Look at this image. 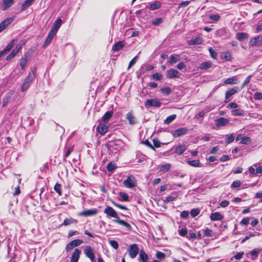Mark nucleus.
I'll return each instance as SVG.
<instances>
[{
	"mask_svg": "<svg viewBox=\"0 0 262 262\" xmlns=\"http://www.w3.org/2000/svg\"><path fill=\"white\" fill-rule=\"evenodd\" d=\"M236 37L238 40H241L248 38V35L245 33H238L236 35Z\"/></svg>",
	"mask_w": 262,
	"mask_h": 262,
	"instance_id": "obj_39",
	"label": "nucleus"
},
{
	"mask_svg": "<svg viewBox=\"0 0 262 262\" xmlns=\"http://www.w3.org/2000/svg\"><path fill=\"white\" fill-rule=\"evenodd\" d=\"M124 46L123 41H119L112 47V50L114 51L120 50Z\"/></svg>",
	"mask_w": 262,
	"mask_h": 262,
	"instance_id": "obj_24",
	"label": "nucleus"
},
{
	"mask_svg": "<svg viewBox=\"0 0 262 262\" xmlns=\"http://www.w3.org/2000/svg\"><path fill=\"white\" fill-rule=\"evenodd\" d=\"M223 219V216L219 212L212 213L210 215V219L212 221H220Z\"/></svg>",
	"mask_w": 262,
	"mask_h": 262,
	"instance_id": "obj_18",
	"label": "nucleus"
},
{
	"mask_svg": "<svg viewBox=\"0 0 262 262\" xmlns=\"http://www.w3.org/2000/svg\"><path fill=\"white\" fill-rule=\"evenodd\" d=\"M250 219L249 217H244L241 221V224L246 225L249 224V223Z\"/></svg>",
	"mask_w": 262,
	"mask_h": 262,
	"instance_id": "obj_60",
	"label": "nucleus"
},
{
	"mask_svg": "<svg viewBox=\"0 0 262 262\" xmlns=\"http://www.w3.org/2000/svg\"><path fill=\"white\" fill-rule=\"evenodd\" d=\"M212 65V63L211 61H206L202 62L200 65V69L201 70H206L210 68Z\"/></svg>",
	"mask_w": 262,
	"mask_h": 262,
	"instance_id": "obj_29",
	"label": "nucleus"
},
{
	"mask_svg": "<svg viewBox=\"0 0 262 262\" xmlns=\"http://www.w3.org/2000/svg\"><path fill=\"white\" fill-rule=\"evenodd\" d=\"M55 191L58 193L59 195L61 194V185L58 183H56L54 187Z\"/></svg>",
	"mask_w": 262,
	"mask_h": 262,
	"instance_id": "obj_46",
	"label": "nucleus"
},
{
	"mask_svg": "<svg viewBox=\"0 0 262 262\" xmlns=\"http://www.w3.org/2000/svg\"><path fill=\"white\" fill-rule=\"evenodd\" d=\"M176 115L173 114L172 115L169 116L167 117V118L164 120V123L165 124H169L171 122H172L176 118Z\"/></svg>",
	"mask_w": 262,
	"mask_h": 262,
	"instance_id": "obj_36",
	"label": "nucleus"
},
{
	"mask_svg": "<svg viewBox=\"0 0 262 262\" xmlns=\"http://www.w3.org/2000/svg\"><path fill=\"white\" fill-rule=\"evenodd\" d=\"M209 53L210 54L212 58L216 59L217 56V53L212 48H210L209 49Z\"/></svg>",
	"mask_w": 262,
	"mask_h": 262,
	"instance_id": "obj_59",
	"label": "nucleus"
},
{
	"mask_svg": "<svg viewBox=\"0 0 262 262\" xmlns=\"http://www.w3.org/2000/svg\"><path fill=\"white\" fill-rule=\"evenodd\" d=\"M170 167L171 165L170 164H166L162 165L160 169L162 171H167L170 169Z\"/></svg>",
	"mask_w": 262,
	"mask_h": 262,
	"instance_id": "obj_53",
	"label": "nucleus"
},
{
	"mask_svg": "<svg viewBox=\"0 0 262 262\" xmlns=\"http://www.w3.org/2000/svg\"><path fill=\"white\" fill-rule=\"evenodd\" d=\"M25 44V42L23 40L20 41L15 47L14 49V51H16L18 53L19 50L21 49L23 46Z\"/></svg>",
	"mask_w": 262,
	"mask_h": 262,
	"instance_id": "obj_44",
	"label": "nucleus"
},
{
	"mask_svg": "<svg viewBox=\"0 0 262 262\" xmlns=\"http://www.w3.org/2000/svg\"><path fill=\"white\" fill-rule=\"evenodd\" d=\"M187 163L191 166L195 167H200L202 166L201 163H200L199 160H187Z\"/></svg>",
	"mask_w": 262,
	"mask_h": 262,
	"instance_id": "obj_25",
	"label": "nucleus"
},
{
	"mask_svg": "<svg viewBox=\"0 0 262 262\" xmlns=\"http://www.w3.org/2000/svg\"><path fill=\"white\" fill-rule=\"evenodd\" d=\"M240 186H241V182L239 181H234L231 185V187L232 188H237V187H239Z\"/></svg>",
	"mask_w": 262,
	"mask_h": 262,
	"instance_id": "obj_64",
	"label": "nucleus"
},
{
	"mask_svg": "<svg viewBox=\"0 0 262 262\" xmlns=\"http://www.w3.org/2000/svg\"><path fill=\"white\" fill-rule=\"evenodd\" d=\"M124 186L128 188H132L136 187L137 182L135 177L131 175L127 177V179L123 182Z\"/></svg>",
	"mask_w": 262,
	"mask_h": 262,
	"instance_id": "obj_2",
	"label": "nucleus"
},
{
	"mask_svg": "<svg viewBox=\"0 0 262 262\" xmlns=\"http://www.w3.org/2000/svg\"><path fill=\"white\" fill-rule=\"evenodd\" d=\"M161 106V102L157 99H151L147 100L145 102V106L149 107V106H154L159 107Z\"/></svg>",
	"mask_w": 262,
	"mask_h": 262,
	"instance_id": "obj_7",
	"label": "nucleus"
},
{
	"mask_svg": "<svg viewBox=\"0 0 262 262\" xmlns=\"http://www.w3.org/2000/svg\"><path fill=\"white\" fill-rule=\"evenodd\" d=\"M244 111L242 109L238 108L231 111V114L234 116H242L244 114Z\"/></svg>",
	"mask_w": 262,
	"mask_h": 262,
	"instance_id": "obj_35",
	"label": "nucleus"
},
{
	"mask_svg": "<svg viewBox=\"0 0 262 262\" xmlns=\"http://www.w3.org/2000/svg\"><path fill=\"white\" fill-rule=\"evenodd\" d=\"M108 129V126L105 125L104 123L100 122L97 127V130L102 135L105 134Z\"/></svg>",
	"mask_w": 262,
	"mask_h": 262,
	"instance_id": "obj_11",
	"label": "nucleus"
},
{
	"mask_svg": "<svg viewBox=\"0 0 262 262\" xmlns=\"http://www.w3.org/2000/svg\"><path fill=\"white\" fill-rule=\"evenodd\" d=\"M180 60V55L179 54L171 55L169 58V62L171 65L173 64Z\"/></svg>",
	"mask_w": 262,
	"mask_h": 262,
	"instance_id": "obj_17",
	"label": "nucleus"
},
{
	"mask_svg": "<svg viewBox=\"0 0 262 262\" xmlns=\"http://www.w3.org/2000/svg\"><path fill=\"white\" fill-rule=\"evenodd\" d=\"M113 112L112 111H108L106 112L102 117V121L105 123L107 122L112 117Z\"/></svg>",
	"mask_w": 262,
	"mask_h": 262,
	"instance_id": "obj_23",
	"label": "nucleus"
},
{
	"mask_svg": "<svg viewBox=\"0 0 262 262\" xmlns=\"http://www.w3.org/2000/svg\"><path fill=\"white\" fill-rule=\"evenodd\" d=\"M254 98L255 100H260L262 99V93L260 92H256L254 94Z\"/></svg>",
	"mask_w": 262,
	"mask_h": 262,
	"instance_id": "obj_56",
	"label": "nucleus"
},
{
	"mask_svg": "<svg viewBox=\"0 0 262 262\" xmlns=\"http://www.w3.org/2000/svg\"><path fill=\"white\" fill-rule=\"evenodd\" d=\"M34 0H26L22 5L21 11L26 10L29 7H30L33 3Z\"/></svg>",
	"mask_w": 262,
	"mask_h": 262,
	"instance_id": "obj_31",
	"label": "nucleus"
},
{
	"mask_svg": "<svg viewBox=\"0 0 262 262\" xmlns=\"http://www.w3.org/2000/svg\"><path fill=\"white\" fill-rule=\"evenodd\" d=\"M200 212V210L198 208L193 209L190 211V214L192 217H195L197 216Z\"/></svg>",
	"mask_w": 262,
	"mask_h": 262,
	"instance_id": "obj_45",
	"label": "nucleus"
},
{
	"mask_svg": "<svg viewBox=\"0 0 262 262\" xmlns=\"http://www.w3.org/2000/svg\"><path fill=\"white\" fill-rule=\"evenodd\" d=\"M14 17H10L5 19L0 24V32L4 30L8 25L11 24L14 20Z\"/></svg>",
	"mask_w": 262,
	"mask_h": 262,
	"instance_id": "obj_9",
	"label": "nucleus"
},
{
	"mask_svg": "<svg viewBox=\"0 0 262 262\" xmlns=\"http://www.w3.org/2000/svg\"><path fill=\"white\" fill-rule=\"evenodd\" d=\"M97 213V209H88L79 212L78 215L79 216H92L95 215Z\"/></svg>",
	"mask_w": 262,
	"mask_h": 262,
	"instance_id": "obj_6",
	"label": "nucleus"
},
{
	"mask_svg": "<svg viewBox=\"0 0 262 262\" xmlns=\"http://www.w3.org/2000/svg\"><path fill=\"white\" fill-rule=\"evenodd\" d=\"M161 7V4L160 2H155L150 4L149 7V9L150 10H155L159 9Z\"/></svg>",
	"mask_w": 262,
	"mask_h": 262,
	"instance_id": "obj_30",
	"label": "nucleus"
},
{
	"mask_svg": "<svg viewBox=\"0 0 262 262\" xmlns=\"http://www.w3.org/2000/svg\"><path fill=\"white\" fill-rule=\"evenodd\" d=\"M152 77L153 79H154L156 80H161L162 78V75L161 74H160L159 73H156L152 75Z\"/></svg>",
	"mask_w": 262,
	"mask_h": 262,
	"instance_id": "obj_52",
	"label": "nucleus"
},
{
	"mask_svg": "<svg viewBox=\"0 0 262 262\" xmlns=\"http://www.w3.org/2000/svg\"><path fill=\"white\" fill-rule=\"evenodd\" d=\"M210 18L212 20L217 21L220 18V16L218 14H214L210 15Z\"/></svg>",
	"mask_w": 262,
	"mask_h": 262,
	"instance_id": "obj_62",
	"label": "nucleus"
},
{
	"mask_svg": "<svg viewBox=\"0 0 262 262\" xmlns=\"http://www.w3.org/2000/svg\"><path fill=\"white\" fill-rule=\"evenodd\" d=\"M77 221L76 220L72 219V217L69 218H66L64 221L63 223L60 225V226H68L73 223H77Z\"/></svg>",
	"mask_w": 262,
	"mask_h": 262,
	"instance_id": "obj_21",
	"label": "nucleus"
},
{
	"mask_svg": "<svg viewBox=\"0 0 262 262\" xmlns=\"http://www.w3.org/2000/svg\"><path fill=\"white\" fill-rule=\"evenodd\" d=\"M190 3V1H184L181 2L178 7V9L179 10L182 7H186L189 5V4Z\"/></svg>",
	"mask_w": 262,
	"mask_h": 262,
	"instance_id": "obj_50",
	"label": "nucleus"
},
{
	"mask_svg": "<svg viewBox=\"0 0 262 262\" xmlns=\"http://www.w3.org/2000/svg\"><path fill=\"white\" fill-rule=\"evenodd\" d=\"M14 3V0H3L2 8L3 10H6L9 8Z\"/></svg>",
	"mask_w": 262,
	"mask_h": 262,
	"instance_id": "obj_20",
	"label": "nucleus"
},
{
	"mask_svg": "<svg viewBox=\"0 0 262 262\" xmlns=\"http://www.w3.org/2000/svg\"><path fill=\"white\" fill-rule=\"evenodd\" d=\"M139 248L137 244H134L130 245L128 253L130 258H134L139 252Z\"/></svg>",
	"mask_w": 262,
	"mask_h": 262,
	"instance_id": "obj_4",
	"label": "nucleus"
},
{
	"mask_svg": "<svg viewBox=\"0 0 262 262\" xmlns=\"http://www.w3.org/2000/svg\"><path fill=\"white\" fill-rule=\"evenodd\" d=\"M109 244L115 249H117L118 248L119 245L117 242L116 241L111 240L109 241Z\"/></svg>",
	"mask_w": 262,
	"mask_h": 262,
	"instance_id": "obj_49",
	"label": "nucleus"
},
{
	"mask_svg": "<svg viewBox=\"0 0 262 262\" xmlns=\"http://www.w3.org/2000/svg\"><path fill=\"white\" fill-rule=\"evenodd\" d=\"M126 118L128 120L130 124H135L137 123L136 119L135 117L132 115L131 113H128L127 114Z\"/></svg>",
	"mask_w": 262,
	"mask_h": 262,
	"instance_id": "obj_28",
	"label": "nucleus"
},
{
	"mask_svg": "<svg viewBox=\"0 0 262 262\" xmlns=\"http://www.w3.org/2000/svg\"><path fill=\"white\" fill-rule=\"evenodd\" d=\"M161 92L165 94V95H169L171 92V89L169 87H165V88H162L161 89Z\"/></svg>",
	"mask_w": 262,
	"mask_h": 262,
	"instance_id": "obj_42",
	"label": "nucleus"
},
{
	"mask_svg": "<svg viewBox=\"0 0 262 262\" xmlns=\"http://www.w3.org/2000/svg\"><path fill=\"white\" fill-rule=\"evenodd\" d=\"M114 221L115 222V223H118V224H120L125 227H126V228L127 229H130V225L127 222L123 221V220H120L119 219H116V220H114Z\"/></svg>",
	"mask_w": 262,
	"mask_h": 262,
	"instance_id": "obj_32",
	"label": "nucleus"
},
{
	"mask_svg": "<svg viewBox=\"0 0 262 262\" xmlns=\"http://www.w3.org/2000/svg\"><path fill=\"white\" fill-rule=\"evenodd\" d=\"M11 96L10 95H7L5 96L3 100L2 106L4 107L6 105V104L9 102L10 100Z\"/></svg>",
	"mask_w": 262,
	"mask_h": 262,
	"instance_id": "obj_41",
	"label": "nucleus"
},
{
	"mask_svg": "<svg viewBox=\"0 0 262 262\" xmlns=\"http://www.w3.org/2000/svg\"><path fill=\"white\" fill-rule=\"evenodd\" d=\"M188 131V129L185 127H181L176 129L172 133V136L176 138L179 137H181L184 135H185L187 132Z\"/></svg>",
	"mask_w": 262,
	"mask_h": 262,
	"instance_id": "obj_8",
	"label": "nucleus"
},
{
	"mask_svg": "<svg viewBox=\"0 0 262 262\" xmlns=\"http://www.w3.org/2000/svg\"><path fill=\"white\" fill-rule=\"evenodd\" d=\"M148 256L147 254L143 251L141 250L139 252V261L140 262H147Z\"/></svg>",
	"mask_w": 262,
	"mask_h": 262,
	"instance_id": "obj_19",
	"label": "nucleus"
},
{
	"mask_svg": "<svg viewBox=\"0 0 262 262\" xmlns=\"http://www.w3.org/2000/svg\"><path fill=\"white\" fill-rule=\"evenodd\" d=\"M244 254V252H238L236 255H235L234 256L233 258H234L236 259H241L242 258Z\"/></svg>",
	"mask_w": 262,
	"mask_h": 262,
	"instance_id": "obj_61",
	"label": "nucleus"
},
{
	"mask_svg": "<svg viewBox=\"0 0 262 262\" xmlns=\"http://www.w3.org/2000/svg\"><path fill=\"white\" fill-rule=\"evenodd\" d=\"M28 57V56L27 54H25V58L21 59L20 62V66L21 70H24L25 68L27 62V58Z\"/></svg>",
	"mask_w": 262,
	"mask_h": 262,
	"instance_id": "obj_38",
	"label": "nucleus"
},
{
	"mask_svg": "<svg viewBox=\"0 0 262 262\" xmlns=\"http://www.w3.org/2000/svg\"><path fill=\"white\" fill-rule=\"evenodd\" d=\"M212 234H213V231L212 230H211L209 228H206L204 230V236H207V237H211L212 236Z\"/></svg>",
	"mask_w": 262,
	"mask_h": 262,
	"instance_id": "obj_47",
	"label": "nucleus"
},
{
	"mask_svg": "<svg viewBox=\"0 0 262 262\" xmlns=\"http://www.w3.org/2000/svg\"><path fill=\"white\" fill-rule=\"evenodd\" d=\"M236 141L241 140V143L243 144H247L251 141V139L248 137H243L242 135H238L236 138Z\"/></svg>",
	"mask_w": 262,
	"mask_h": 262,
	"instance_id": "obj_16",
	"label": "nucleus"
},
{
	"mask_svg": "<svg viewBox=\"0 0 262 262\" xmlns=\"http://www.w3.org/2000/svg\"><path fill=\"white\" fill-rule=\"evenodd\" d=\"M107 169L109 171H113L116 169V166L114 164L110 162L107 165Z\"/></svg>",
	"mask_w": 262,
	"mask_h": 262,
	"instance_id": "obj_48",
	"label": "nucleus"
},
{
	"mask_svg": "<svg viewBox=\"0 0 262 262\" xmlns=\"http://www.w3.org/2000/svg\"><path fill=\"white\" fill-rule=\"evenodd\" d=\"M80 250L78 249H75L74 252H73L70 262H78L80 254Z\"/></svg>",
	"mask_w": 262,
	"mask_h": 262,
	"instance_id": "obj_15",
	"label": "nucleus"
},
{
	"mask_svg": "<svg viewBox=\"0 0 262 262\" xmlns=\"http://www.w3.org/2000/svg\"><path fill=\"white\" fill-rule=\"evenodd\" d=\"M84 253L86 257L90 259L91 262H95L94 252L91 246L86 247L84 250Z\"/></svg>",
	"mask_w": 262,
	"mask_h": 262,
	"instance_id": "obj_3",
	"label": "nucleus"
},
{
	"mask_svg": "<svg viewBox=\"0 0 262 262\" xmlns=\"http://www.w3.org/2000/svg\"><path fill=\"white\" fill-rule=\"evenodd\" d=\"M186 148H187V147L186 145H180L176 148V149L174 150V153H176L179 155H181L184 152V151H185Z\"/></svg>",
	"mask_w": 262,
	"mask_h": 262,
	"instance_id": "obj_22",
	"label": "nucleus"
},
{
	"mask_svg": "<svg viewBox=\"0 0 262 262\" xmlns=\"http://www.w3.org/2000/svg\"><path fill=\"white\" fill-rule=\"evenodd\" d=\"M224 82L226 84H236L237 83V80L235 76H233L226 79Z\"/></svg>",
	"mask_w": 262,
	"mask_h": 262,
	"instance_id": "obj_27",
	"label": "nucleus"
},
{
	"mask_svg": "<svg viewBox=\"0 0 262 262\" xmlns=\"http://www.w3.org/2000/svg\"><path fill=\"white\" fill-rule=\"evenodd\" d=\"M34 78V74L33 73H29L27 77L25 79V81L21 86V91L23 92H25L29 88L30 83L33 80Z\"/></svg>",
	"mask_w": 262,
	"mask_h": 262,
	"instance_id": "obj_1",
	"label": "nucleus"
},
{
	"mask_svg": "<svg viewBox=\"0 0 262 262\" xmlns=\"http://www.w3.org/2000/svg\"><path fill=\"white\" fill-rule=\"evenodd\" d=\"M229 120L228 119L221 117L215 120V125L217 127H220L224 126L229 123Z\"/></svg>",
	"mask_w": 262,
	"mask_h": 262,
	"instance_id": "obj_13",
	"label": "nucleus"
},
{
	"mask_svg": "<svg viewBox=\"0 0 262 262\" xmlns=\"http://www.w3.org/2000/svg\"><path fill=\"white\" fill-rule=\"evenodd\" d=\"M163 22V19L162 18H157L152 20V24L154 26H158Z\"/></svg>",
	"mask_w": 262,
	"mask_h": 262,
	"instance_id": "obj_40",
	"label": "nucleus"
},
{
	"mask_svg": "<svg viewBox=\"0 0 262 262\" xmlns=\"http://www.w3.org/2000/svg\"><path fill=\"white\" fill-rule=\"evenodd\" d=\"M15 43V39H13L11 40V41L8 44L7 47L5 49H4L2 51L5 54L9 52L11 49L12 48L13 45Z\"/></svg>",
	"mask_w": 262,
	"mask_h": 262,
	"instance_id": "obj_26",
	"label": "nucleus"
},
{
	"mask_svg": "<svg viewBox=\"0 0 262 262\" xmlns=\"http://www.w3.org/2000/svg\"><path fill=\"white\" fill-rule=\"evenodd\" d=\"M234 136L233 134H231V135L228 136L226 139V142L227 144H229L232 142L234 140Z\"/></svg>",
	"mask_w": 262,
	"mask_h": 262,
	"instance_id": "obj_43",
	"label": "nucleus"
},
{
	"mask_svg": "<svg viewBox=\"0 0 262 262\" xmlns=\"http://www.w3.org/2000/svg\"><path fill=\"white\" fill-rule=\"evenodd\" d=\"M239 89L238 87H234L227 91L225 95V98L226 100H227L226 102H228L230 97L237 93Z\"/></svg>",
	"mask_w": 262,
	"mask_h": 262,
	"instance_id": "obj_14",
	"label": "nucleus"
},
{
	"mask_svg": "<svg viewBox=\"0 0 262 262\" xmlns=\"http://www.w3.org/2000/svg\"><path fill=\"white\" fill-rule=\"evenodd\" d=\"M180 73L177 70L173 69H171L167 71V78L172 79L174 78H178L179 77Z\"/></svg>",
	"mask_w": 262,
	"mask_h": 262,
	"instance_id": "obj_12",
	"label": "nucleus"
},
{
	"mask_svg": "<svg viewBox=\"0 0 262 262\" xmlns=\"http://www.w3.org/2000/svg\"><path fill=\"white\" fill-rule=\"evenodd\" d=\"M259 252H260L259 250H256V249L251 251L249 253V254L251 256V259H252V260L255 259L257 257Z\"/></svg>",
	"mask_w": 262,
	"mask_h": 262,
	"instance_id": "obj_33",
	"label": "nucleus"
},
{
	"mask_svg": "<svg viewBox=\"0 0 262 262\" xmlns=\"http://www.w3.org/2000/svg\"><path fill=\"white\" fill-rule=\"evenodd\" d=\"M203 40L200 37H196L194 39H191L189 41V45H199L202 43Z\"/></svg>",
	"mask_w": 262,
	"mask_h": 262,
	"instance_id": "obj_34",
	"label": "nucleus"
},
{
	"mask_svg": "<svg viewBox=\"0 0 262 262\" xmlns=\"http://www.w3.org/2000/svg\"><path fill=\"white\" fill-rule=\"evenodd\" d=\"M250 44L252 46H259L262 44V36H257L251 39Z\"/></svg>",
	"mask_w": 262,
	"mask_h": 262,
	"instance_id": "obj_10",
	"label": "nucleus"
},
{
	"mask_svg": "<svg viewBox=\"0 0 262 262\" xmlns=\"http://www.w3.org/2000/svg\"><path fill=\"white\" fill-rule=\"evenodd\" d=\"M17 54L16 51H14V50L11 52V53L7 56L6 60H10L12 58L15 57V56Z\"/></svg>",
	"mask_w": 262,
	"mask_h": 262,
	"instance_id": "obj_51",
	"label": "nucleus"
},
{
	"mask_svg": "<svg viewBox=\"0 0 262 262\" xmlns=\"http://www.w3.org/2000/svg\"><path fill=\"white\" fill-rule=\"evenodd\" d=\"M179 234L182 236H184L187 233V230L186 228H182L179 231Z\"/></svg>",
	"mask_w": 262,
	"mask_h": 262,
	"instance_id": "obj_63",
	"label": "nucleus"
},
{
	"mask_svg": "<svg viewBox=\"0 0 262 262\" xmlns=\"http://www.w3.org/2000/svg\"><path fill=\"white\" fill-rule=\"evenodd\" d=\"M71 242H72V244H73L75 247H77L83 243V241L81 239H75Z\"/></svg>",
	"mask_w": 262,
	"mask_h": 262,
	"instance_id": "obj_57",
	"label": "nucleus"
},
{
	"mask_svg": "<svg viewBox=\"0 0 262 262\" xmlns=\"http://www.w3.org/2000/svg\"><path fill=\"white\" fill-rule=\"evenodd\" d=\"M138 56H136L129 63L128 69H129L130 68H131L133 66H134L137 62Z\"/></svg>",
	"mask_w": 262,
	"mask_h": 262,
	"instance_id": "obj_55",
	"label": "nucleus"
},
{
	"mask_svg": "<svg viewBox=\"0 0 262 262\" xmlns=\"http://www.w3.org/2000/svg\"><path fill=\"white\" fill-rule=\"evenodd\" d=\"M156 255L157 258L159 259H163L165 257V254L164 253H163L162 252H160V251H158L156 253Z\"/></svg>",
	"mask_w": 262,
	"mask_h": 262,
	"instance_id": "obj_54",
	"label": "nucleus"
},
{
	"mask_svg": "<svg viewBox=\"0 0 262 262\" xmlns=\"http://www.w3.org/2000/svg\"><path fill=\"white\" fill-rule=\"evenodd\" d=\"M104 213L107 215L115 218L116 219H119V216L118 215L116 211L111 207L107 206L104 210Z\"/></svg>",
	"mask_w": 262,
	"mask_h": 262,
	"instance_id": "obj_5",
	"label": "nucleus"
},
{
	"mask_svg": "<svg viewBox=\"0 0 262 262\" xmlns=\"http://www.w3.org/2000/svg\"><path fill=\"white\" fill-rule=\"evenodd\" d=\"M62 23V20L60 18L57 19L54 25V27L52 28V29L57 32Z\"/></svg>",
	"mask_w": 262,
	"mask_h": 262,
	"instance_id": "obj_37",
	"label": "nucleus"
},
{
	"mask_svg": "<svg viewBox=\"0 0 262 262\" xmlns=\"http://www.w3.org/2000/svg\"><path fill=\"white\" fill-rule=\"evenodd\" d=\"M53 38L51 37L50 36H48L43 45V47H46L47 45H48L50 42L51 41H52Z\"/></svg>",
	"mask_w": 262,
	"mask_h": 262,
	"instance_id": "obj_58",
	"label": "nucleus"
}]
</instances>
